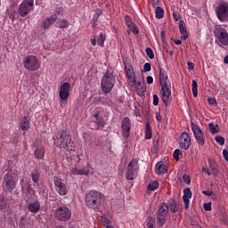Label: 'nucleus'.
Wrapping results in <instances>:
<instances>
[{
    "label": "nucleus",
    "mask_w": 228,
    "mask_h": 228,
    "mask_svg": "<svg viewBox=\"0 0 228 228\" xmlns=\"http://www.w3.org/2000/svg\"><path fill=\"white\" fill-rule=\"evenodd\" d=\"M159 83L161 86V99L165 106H168L172 102V84L168 79V74L163 69H159Z\"/></svg>",
    "instance_id": "obj_1"
},
{
    "label": "nucleus",
    "mask_w": 228,
    "mask_h": 228,
    "mask_svg": "<svg viewBox=\"0 0 228 228\" xmlns=\"http://www.w3.org/2000/svg\"><path fill=\"white\" fill-rule=\"evenodd\" d=\"M104 200H106L104 194L97 191H90L85 195V204L89 209L99 211Z\"/></svg>",
    "instance_id": "obj_2"
},
{
    "label": "nucleus",
    "mask_w": 228,
    "mask_h": 228,
    "mask_svg": "<svg viewBox=\"0 0 228 228\" xmlns=\"http://www.w3.org/2000/svg\"><path fill=\"white\" fill-rule=\"evenodd\" d=\"M70 142H72V135H70V132L67 130H60L53 136V145L58 147L60 151H69Z\"/></svg>",
    "instance_id": "obj_3"
},
{
    "label": "nucleus",
    "mask_w": 228,
    "mask_h": 228,
    "mask_svg": "<svg viewBox=\"0 0 228 228\" xmlns=\"http://www.w3.org/2000/svg\"><path fill=\"white\" fill-rule=\"evenodd\" d=\"M2 185L5 191H13L17 186V170L10 169L3 177Z\"/></svg>",
    "instance_id": "obj_4"
},
{
    "label": "nucleus",
    "mask_w": 228,
    "mask_h": 228,
    "mask_svg": "<svg viewBox=\"0 0 228 228\" xmlns=\"http://www.w3.org/2000/svg\"><path fill=\"white\" fill-rule=\"evenodd\" d=\"M115 76L113 73L106 72L102 80H101V86L102 90L104 94H110L111 90H113V86H115Z\"/></svg>",
    "instance_id": "obj_5"
},
{
    "label": "nucleus",
    "mask_w": 228,
    "mask_h": 228,
    "mask_svg": "<svg viewBox=\"0 0 228 228\" xmlns=\"http://www.w3.org/2000/svg\"><path fill=\"white\" fill-rule=\"evenodd\" d=\"M23 65L26 70H29V72H35L41 67L40 61L35 55H27L23 59Z\"/></svg>",
    "instance_id": "obj_6"
},
{
    "label": "nucleus",
    "mask_w": 228,
    "mask_h": 228,
    "mask_svg": "<svg viewBox=\"0 0 228 228\" xmlns=\"http://www.w3.org/2000/svg\"><path fill=\"white\" fill-rule=\"evenodd\" d=\"M215 12L220 22H228V2H219L216 6Z\"/></svg>",
    "instance_id": "obj_7"
},
{
    "label": "nucleus",
    "mask_w": 228,
    "mask_h": 228,
    "mask_svg": "<svg viewBox=\"0 0 228 228\" xmlns=\"http://www.w3.org/2000/svg\"><path fill=\"white\" fill-rule=\"evenodd\" d=\"M140 171V166H138V159H133L127 166L126 172V179L127 181H134L138 176V172Z\"/></svg>",
    "instance_id": "obj_8"
},
{
    "label": "nucleus",
    "mask_w": 228,
    "mask_h": 228,
    "mask_svg": "<svg viewBox=\"0 0 228 228\" xmlns=\"http://www.w3.org/2000/svg\"><path fill=\"white\" fill-rule=\"evenodd\" d=\"M191 129L193 133L194 138L200 147H204L206 143V135L204 134V131L200 129L199 124L191 122Z\"/></svg>",
    "instance_id": "obj_9"
},
{
    "label": "nucleus",
    "mask_w": 228,
    "mask_h": 228,
    "mask_svg": "<svg viewBox=\"0 0 228 228\" xmlns=\"http://www.w3.org/2000/svg\"><path fill=\"white\" fill-rule=\"evenodd\" d=\"M54 216L59 222H68L72 218V211L67 206H61L55 209Z\"/></svg>",
    "instance_id": "obj_10"
},
{
    "label": "nucleus",
    "mask_w": 228,
    "mask_h": 228,
    "mask_svg": "<svg viewBox=\"0 0 228 228\" xmlns=\"http://www.w3.org/2000/svg\"><path fill=\"white\" fill-rule=\"evenodd\" d=\"M34 0H23L18 8V13L20 17H26L33 10Z\"/></svg>",
    "instance_id": "obj_11"
},
{
    "label": "nucleus",
    "mask_w": 228,
    "mask_h": 228,
    "mask_svg": "<svg viewBox=\"0 0 228 228\" xmlns=\"http://www.w3.org/2000/svg\"><path fill=\"white\" fill-rule=\"evenodd\" d=\"M168 214V204L163 202L158 210L157 221L160 227L167 224V215Z\"/></svg>",
    "instance_id": "obj_12"
},
{
    "label": "nucleus",
    "mask_w": 228,
    "mask_h": 228,
    "mask_svg": "<svg viewBox=\"0 0 228 228\" xmlns=\"http://www.w3.org/2000/svg\"><path fill=\"white\" fill-rule=\"evenodd\" d=\"M54 190L61 195V197L67 195L69 193V189H67V184L63 183V180L58 176H53V178Z\"/></svg>",
    "instance_id": "obj_13"
},
{
    "label": "nucleus",
    "mask_w": 228,
    "mask_h": 228,
    "mask_svg": "<svg viewBox=\"0 0 228 228\" xmlns=\"http://www.w3.org/2000/svg\"><path fill=\"white\" fill-rule=\"evenodd\" d=\"M215 37L218 38L221 45H228V33L227 30L222 27H217L215 31Z\"/></svg>",
    "instance_id": "obj_14"
},
{
    "label": "nucleus",
    "mask_w": 228,
    "mask_h": 228,
    "mask_svg": "<svg viewBox=\"0 0 228 228\" xmlns=\"http://www.w3.org/2000/svg\"><path fill=\"white\" fill-rule=\"evenodd\" d=\"M179 145L183 151H188L190 149V145H191V138L188 133L183 132L181 134Z\"/></svg>",
    "instance_id": "obj_15"
},
{
    "label": "nucleus",
    "mask_w": 228,
    "mask_h": 228,
    "mask_svg": "<svg viewBox=\"0 0 228 228\" xmlns=\"http://www.w3.org/2000/svg\"><path fill=\"white\" fill-rule=\"evenodd\" d=\"M122 136L123 138H129L131 133V119L128 117H125L121 121Z\"/></svg>",
    "instance_id": "obj_16"
},
{
    "label": "nucleus",
    "mask_w": 228,
    "mask_h": 228,
    "mask_svg": "<svg viewBox=\"0 0 228 228\" xmlns=\"http://www.w3.org/2000/svg\"><path fill=\"white\" fill-rule=\"evenodd\" d=\"M69 92H70V83L64 82L60 87V99H61V101H67V99H69Z\"/></svg>",
    "instance_id": "obj_17"
},
{
    "label": "nucleus",
    "mask_w": 228,
    "mask_h": 228,
    "mask_svg": "<svg viewBox=\"0 0 228 228\" xmlns=\"http://www.w3.org/2000/svg\"><path fill=\"white\" fill-rule=\"evenodd\" d=\"M20 183L21 186L22 193H25L27 195H35V191L33 190V188H31V185H29V182L28 181V179H21Z\"/></svg>",
    "instance_id": "obj_18"
},
{
    "label": "nucleus",
    "mask_w": 228,
    "mask_h": 228,
    "mask_svg": "<svg viewBox=\"0 0 228 228\" xmlns=\"http://www.w3.org/2000/svg\"><path fill=\"white\" fill-rule=\"evenodd\" d=\"M125 22L127 28H129V31L134 33V35H138V27H136V24L134 22H133V19L130 16H125Z\"/></svg>",
    "instance_id": "obj_19"
},
{
    "label": "nucleus",
    "mask_w": 228,
    "mask_h": 228,
    "mask_svg": "<svg viewBox=\"0 0 228 228\" xmlns=\"http://www.w3.org/2000/svg\"><path fill=\"white\" fill-rule=\"evenodd\" d=\"M125 69L126 72V77L131 83H136V78L134 77V69H133V65L126 64Z\"/></svg>",
    "instance_id": "obj_20"
},
{
    "label": "nucleus",
    "mask_w": 228,
    "mask_h": 228,
    "mask_svg": "<svg viewBox=\"0 0 228 228\" xmlns=\"http://www.w3.org/2000/svg\"><path fill=\"white\" fill-rule=\"evenodd\" d=\"M191 199V190L190 188H185L183 190V200L185 209H188V208H190Z\"/></svg>",
    "instance_id": "obj_21"
},
{
    "label": "nucleus",
    "mask_w": 228,
    "mask_h": 228,
    "mask_svg": "<svg viewBox=\"0 0 228 228\" xmlns=\"http://www.w3.org/2000/svg\"><path fill=\"white\" fill-rule=\"evenodd\" d=\"M56 19H58V15L53 14L50 17L46 18L44 21H43V28L44 29H49L51 28V26H53V24L54 22H56Z\"/></svg>",
    "instance_id": "obj_22"
},
{
    "label": "nucleus",
    "mask_w": 228,
    "mask_h": 228,
    "mask_svg": "<svg viewBox=\"0 0 228 228\" xmlns=\"http://www.w3.org/2000/svg\"><path fill=\"white\" fill-rule=\"evenodd\" d=\"M155 172L158 174V175H161L163 174H167V165H165V162L159 161L155 166Z\"/></svg>",
    "instance_id": "obj_23"
},
{
    "label": "nucleus",
    "mask_w": 228,
    "mask_h": 228,
    "mask_svg": "<svg viewBox=\"0 0 228 228\" xmlns=\"http://www.w3.org/2000/svg\"><path fill=\"white\" fill-rule=\"evenodd\" d=\"M94 117L96 129H101V127H104V126H106V121L104 120V118L100 116L99 113L94 114Z\"/></svg>",
    "instance_id": "obj_24"
},
{
    "label": "nucleus",
    "mask_w": 228,
    "mask_h": 228,
    "mask_svg": "<svg viewBox=\"0 0 228 228\" xmlns=\"http://www.w3.org/2000/svg\"><path fill=\"white\" fill-rule=\"evenodd\" d=\"M28 209L30 213H38L40 211V202L35 201L28 205Z\"/></svg>",
    "instance_id": "obj_25"
},
{
    "label": "nucleus",
    "mask_w": 228,
    "mask_h": 228,
    "mask_svg": "<svg viewBox=\"0 0 228 228\" xmlns=\"http://www.w3.org/2000/svg\"><path fill=\"white\" fill-rule=\"evenodd\" d=\"M179 29L182 35L183 40H187L188 38V30L186 29V26L184 25V21L179 22Z\"/></svg>",
    "instance_id": "obj_26"
},
{
    "label": "nucleus",
    "mask_w": 228,
    "mask_h": 228,
    "mask_svg": "<svg viewBox=\"0 0 228 228\" xmlns=\"http://www.w3.org/2000/svg\"><path fill=\"white\" fill-rule=\"evenodd\" d=\"M29 124H31V121H29L28 116H24L20 122L21 131H28L29 129Z\"/></svg>",
    "instance_id": "obj_27"
},
{
    "label": "nucleus",
    "mask_w": 228,
    "mask_h": 228,
    "mask_svg": "<svg viewBox=\"0 0 228 228\" xmlns=\"http://www.w3.org/2000/svg\"><path fill=\"white\" fill-rule=\"evenodd\" d=\"M167 206L172 213H177L179 211V204L175 200H170L169 205Z\"/></svg>",
    "instance_id": "obj_28"
},
{
    "label": "nucleus",
    "mask_w": 228,
    "mask_h": 228,
    "mask_svg": "<svg viewBox=\"0 0 228 228\" xmlns=\"http://www.w3.org/2000/svg\"><path fill=\"white\" fill-rule=\"evenodd\" d=\"M30 177L35 184H38V181H40V171H38V169H34L31 172Z\"/></svg>",
    "instance_id": "obj_29"
},
{
    "label": "nucleus",
    "mask_w": 228,
    "mask_h": 228,
    "mask_svg": "<svg viewBox=\"0 0 228 228\" xmlns=\"http://www.w3.org/2000/svg\"><path fill=\"white\" fill-rule=\"evenodd\" d=\"M208 129L211 133V134H216L217 133H220V126L218 124L209 123L208 124Z\"/></svg>",
    "instance_id": "obj_30"
},
{
    "label": "nucleus",
    "mask_w": 228,
    "mask_h": 228,
    "mask_svg": "<svg viewBox=\"0 0 228 228\" xmlns=\"http://www.w3.org/2000/svg\"><path fill=\"white\" fill-rule=\"evenodd\" d=\"M159 187V183L158 181H153L148 184V191H156Z\"/></svg>",
    "instance_id": "obj_31"
},
{
    "label": "nucleus",
    "mask_w": 228,
    "mask_h": 228,
    "mask_svg": "<svg viewBox=\"0 0 228 228\" xmlns=\"http://www.w3.org/2000/svg\"><path fill=\"white\" fill-rule=\"evenodd\" d=\"M145 138L146 140H151L152 138V130L151 129V124H146V130H145Z\"/></svg>",
    "instance_id": "obj_32"
},
{
    "label": "nucleus",
    "mask_w": 228,
    "mask_h": 228,
    "mask_svg": "<svg viewBox=\"0 0 228 228\" xmlns=\"http://www.w3.org/2000/svg\"><path fill=\"white\" fill-rule=\"evenodd\" d=\"M147 228H156V221L152 217H148L146 220Z\"/></svg>",
    "instance_id": "obj_33"
},
{
    "label": "nucleus",
    "mask_w": 228,
    "mask_h": 228,
    "mask_svg": "<svg viewBox=\"0 0 228 228\" xmlns=\"http://www.w3.org/2000/svg\"><path fill=\"white\" fill-rule=\"evenodd\" d=\"M191 91L193 97H197V95H199V85L195 80H192Z\"/></svg>",
    "instance_id": "obj_34"
},
{
    "label": "nucleus",
    "mask_w": 228,
    "mask_h": 228,
    "mask_svg": "<svg viewBox=\"0 0 228 228\" xmlns=\"http://www.w3.org/2000/svg\"><path fill=\"white\" fill-rule=\"evenodd\" d=\"M69 23L67 20H61L57 22V27H59L61 29L69 28Z\"/></svg>",
    "instance_id": "obj_35"
},
{
    "label": "nucleus",
    "mask_w": 228,
    "mask_h": 228,
    "mask_svg": "<svg viewBox=\"0 0 228 228\" xmlns=\"http://www.w3.org/2000/svg\"><path fill=\"white\" fill-rule=\"evenodd\" d=\"M163 13H164L163 8L157 7L155 9V17H156V19H163Z\"/></svg>",
    "instance_id": "obj_36"
},
{
    "label": "nucleus",
    "mask_w": 228,
    "mask_h": 228,
    "mask_svg": "<svg viewBox=\"0 0 228 228\" xmlns=\"http://www.w3.org/2000/svg\"><path fill=\"white\" fill-rule=\"evenodd\" d=\"M104 34L101 32L97 39L98 45H100V47H104Z\"/></svg>",
    "instance_id": "obj_37"
},
{
    "label": "nucleus",
    "mask_w": 228,
    "mask_h": 228,
    "mask_svg": "<svg viewBox=\"0 0 228 228\" xmlns=\"http://www.w3.org/2000/svg\"><path fill=\"white\" fill-rule=\"evenodd\" d=\"M34 155L37 159H42V158H44V151L41 149H37L34 152Z\"/></svg>",
    "instance_id": "obj_38"
},
{
    "label": "nucleus",
    "mask_w": 228,
    "mask_h": 228,
    "mask_svg": "<svg viewBox=\"0 0 228 228\" xmlns=\"http://www.w3.org/2000/svg\"><path fill=\"white\" fill-rule=\"evenodd\" d=\"M215 140L219 145H224L225 143V138L221 135H217L215 137Z\"/></svg>",
    "instance_id": "obj_39"
},
{
    "label": "nucleus",
    "mask_w": 228,
    "mask_h": 228,
    "mask_svg": "<svg viewBox=\"0 0 228 228\" xmlns=\"http://www.w3.org/2000/svg\"><path fill=\"white\" fill-rule=\"evenodd\" d=\"M102 222L104 227H108L110 225V218L106 217V215L102 216Z\"/></svg>",
    "instance_id": "obj_40"
},
{
    "label": "nucleus",
    "mask_w": 228,
    "mask_h": 228,
    "mask_svg": "<svg viewBox=\"0 0 228 228\" xmlns=\"http://www.w3.org/2000/svg\"><path fill=\"white\" fill-rule=\"evenodd\" d=\"M102 13V11H101L100 9H98L96 11V12L94 13V17H93V20L94 22H97L99 20V17H101V14Z\"/></svg>",
    "instance_id": "obj_41"
},
{
    "label": "nucleus",
    "mask_w": 228,
    "mask_h": 228,
    "mask_svg": "<svg viewBox=\"0 0 228 228\" xmlns=\"http://www.w3.org/2000/svg\"><path fill=\"white\" fill-rule=\"evenodd\" d=\"M208 165H209L211 170H214L216 174H218V170H216V164L215 163V161L209 159Z\"/></svg>",
    "instance_id": "obj_42"
},
{
    "label": "nucleus",
    "mask_w": 228,
    "mask_h": 228,
    "mask_svg": "<svg viewBox=\"0 0 228 228\" xmlns=\"http://www.w3.org/2000/svg\"><path fill=\"white\" fill-rule=\"evenodd\" d=\"M146 54L150 60H154V52H152V49L146 48Z\"/></svg>",
    "instance_id": "obj_43"
},
{
    "label": "nucleus",
    "mask_w": 228,
    "mask_h": 228,
    "mask_svg": "<svg viewBox=\"0 0 228 228\" xmlns=\"http://www.w3.org/2000/svg\"><path fill=\"white\" fill-rule=\"evenodd\" d=\"M180 155H181V150H179V149L175 150V151L173 153L174 159H175V161H179Z\"/></svg>",
    "instance_id": "obj_44"
},
{
    "label": "nucleus",
    "mask_w": 228,
    "mask_h": 228,
    "mask_svg": "<svg viewBox=\"0 0 228 228\" xmlns=\"http://www.w3.org/2000/svg\"><path fill=\"white\" fill-rule=\"evenodd\" d=\"M90 174V170L86 167H84L83 169H79L78 175H88Z\"/></svg>",
    "instance_id": "obj_45"
},
{
    "label": "nucleus",
    "mask_w": 228,
    "mask_h": 228,
    "mask_svg": "<svg viewBox=\"0 0 228 228\" xmlns=\"http://www.w3.org/2000/svg\"><path fill=\"white\" fill-rule=\"evenodd\" d=\"M151 69H152V66L151 65V63L146 62V63L143 65V70H142V72H151Z\"/></svg>",
    "instance_id": "obj_46"
},
{
    "label": "nucleus",
    "mask_w": 228,
    "mask_h": 228,
    "mask_svg": "<svg viewBox=\"0 0 228 228\" xmlns=\"http://www.w3.org/2000/svg\"><path fill=\"white\" fill-rule=\"evenodd\" d=\"M183 180L185 184H190L191 183V178L188 175H183Z\"/></svg>",
    "instance_id": "obj_47"
},
{
    "label": "nucleus",
    "mask_w": 228,
    "mask_h": 228,
    "mask_svg": "<svg viewBox=\"0 0 228 228\" xmlns=\"http://www.w3.org/2000/svg\"><path fill=\"white\" fill-rule=\"evenodd\" d=\"M159 104V97L157 94L153 95V105L158 106Z\"/></svg>",
    "instance_id": "obj_48"
},
{
    "label": "nucleus",
    "mask_w": 228,
    "mask_h": 228,
    "mask_svg": "<svg viewBox=\"0 0 228 228\" xmlns=\"http://www.w3.org/2000/svg\"><path fill=\"white\" fill-rule=\"evenodd\" d=\"M203 208L205 211H211V202L204 203Z\"/></svg>",
    "instance_id": "obj_49"
},
{
    "label": "nucleus",
    "mask_w": 228,
    "mask_h": 228,
    "mask_svg": "<svg viewBox=\"0 0 228 228\" xmlns=\"http://www.w3.org/2000/svg\"><path fill=\"white\" fill-rule=\"evenodd\" d=\"M208 103H209L211 106H215V104H216V99H215V98L209 97V98H208Z\"/></svg>",
    "instance_id": "obj_50"
},
{
    "label": "nucleus",
    "mask_w": 228,
    "mask_h": 228,
    "mask_svg": "<svg viewBox=\"0 0 228 228\" xmlns=\"http://www.w3.org/2000/svg\"><path fill=\"white\" fill-rule=\"evenodd\" d=\"M0 209H6V201L0 200Z\"/></svg>",
    "instance_id": "obj_51"
},
{
    "label": "nucleus",
    "mask_w": 228,
    "mask_h": 228,
    "mask_svg": "<svg viewBox=\"0 0 228 228\" xmlns=\"http://www.w3.org/2000/svg\"><path fill=\"white\" fill-rule=\"evenodd\" d=\"M146 82H147L148 85H152V83H154V78L151 76H148L146 77Z\"/></svg>",
    "instance_id": "obj_52"
},
{
    "label": "nucleus",
    "mask_w": 228,
    "mask_h": 228,
    "mask_svg": "<svg viewBox=\"0 0 228 228\" xmlns=\"http://www.w3.org/2000/svg\"><path fill=\"white\" fill-rule=\"evenodd\" d=\"M202 193L207 197H211L213 195V191H202Z\"/></svg>",
    "instance_id": "obj_53"
},
{
    "label": "nucleus",
    "mask_w": 228,
    "mask_h": 228,
    "mask_svg": "<svg viewBox=\"0 0 228 228\" xmlns=\"http://www.w3.org/2000/svg\"><path fill=\"white\" fill-rule=\"evenodd\" d=\"M224 159L228 161V149L223 151Z\"/></svg>",
    "instance_id": "obj_54"
},
{
    "label": "nucleus",
    "mask_w": 228,
    "mask_h": 228,
    "mask_svg": "<svg viewBox=\"0 0 228 228\" xmlns=\"http://www.w3.org/2000/svg\"><path fill=\"white\" fill-rule=\"evenodd\" d=\"M71 174H73V175H79V169H77V167L73 168Z\"/></svg>",
    "instance_id": "obj_55"
},
{
    "label": "nucleus",
    "mask_w": 228,
    "mask_h": 228,
    "mask_svg": "<svg viewBox=\"0 0 228 228\" xmlns=\"http://www.w3.org/2000/svg\"><path fill=\"white\" fill-rule=\"evenodd\" d=\"M202 172L208 175H211V171H209V168L202 167Z\"/></svg>",
    "instance_id": "obj_56"
},
{
    "label": "nucleus",
    "mask_w": 228,
    "mask_h": 228,
    "mask_svg": "<svg viewBox=\"0 0 228 228\" xmlns=\"http://www.w3.org/2000/svg\"><path fill=\"white\" fill-rule=\"evenodd\" d=\"M155 117H156V120H158V122H161V114H159V112H156L155 114Z\"/></svg>",
    "instance_id": "obj_57"
},
{
    "label": "nucleus",
    "mask_w": 228,
    "mask_h": 228,
    "mask_svg": "<svg viewBox=\"0 0 228 228\" xmlns=\"http://www.w3.org/2000/svg\"><path fill=\"white\" fill-rule=\"evenodd\" d=\"M173 19H175V20H179V19H181V17L179 16V14L177 12H173Z\"/></svg>",
    "instance_id": "obj_58"
},
{
    "label": "nucleus",
    "mask_w": 228,
    "mask_h": 228,
    "mask_svg": "<svg viewBox=\"0 0 228 228\" xmlns=\"http://www.w3.org/2000/svg\"><path fill=\"white\" fill-rule=\"evenodd\" d=\"M187 65L191 70H193V69H195V64H193L192 62H187Z\"/></svg>",
    "instance_id": "obj_59"
},
{
    "label": "nucleus",
    "mask_w": 228,
    "mask_h": 228,
    "mask_svg": "<svg viewBox=\"0 0 228 228\" xmlns=\"http://www.w3.org/2000/svg\"><path fill=\"white\" fill-rule=\"evenodd\" d=\"M90 42H91V45H94V47L97 45V40L95 38H92Z\"/></svg>",
    "instance_id": "obj_60"
},
{
    "label": "nucleus",
    "mask_w": 228,
    "mask_h": 228,
    "mask_svg": "<svg viewBox=\"0 0 228 228\" xmlns=\"http://www.w3.org/2000/svg\"><path fill=\"white\" fill-rule=\"evenodd\" d=\"M160 35H161L162 42H163V44H165V31L162 30L160 32Z\"/></svg>",
    "instance_id": "obj_61"
},
{
    "label": "nucleus",
    "mask_w": 228,
    "mask_h": 228,
    "mask_svg": "<svg viewBox=\"0 0 228 228\" xmlns=\"http://www.w3.org/2000/svg\"><path fill=\"white\" fill-rule=\"evenodd\" d=\"M175 45H181L183 44V41L181 39L175 40Z\"/></svg>",
    "instance_id": "obj_62"
},
{
    "label": "nucleus",
    "mask_w": 228,
    "mask_h": 228,
    "mask_svg": "<svg viewBox=\"0 0 228 228\" xmlns=\"http://www.w3.org/2000/svg\"><path fill=\"white\" fill-rule=\"evenodd\" d=\"M224 63H225V65H228V55H226V56L224 58Z\"/></svg>",
    "instance_id": "obj_63"
},
{
    "label": "nucleus",
    "mask_w": 228,
    "mask_h": 228,
    "mask_svg": "<svg viewBox=\"0 0 228 228\" xmlns=\"http://www.w3.org/2000/svg\"><path fill=\"white\" fill-rule=\"evenodd\" d=\"M10 19H12V20H15V15H13V14H10Z\"/></svg>",
    "instance_id": "obj_64"
}]
</instances>
